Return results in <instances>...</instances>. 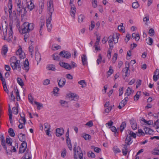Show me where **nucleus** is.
Returning a JSON list of instances; mask_svg holds the SVG:
<instances>
[{
    "label": "nucleus",
    "mask_w": 159,
    "mask_h": 159,
    "mask_svg": "<svg viewBox=\"0 0 159 159\" xmlns=\"http://www.w3.org/2000/svg\"><path fill=\"white\" fill-rule=\"evenodd\" d=\"M34 28V24L32 23H29L25 22L21 26V30L19 32L22 34L29 33L33 30Z\"/></svg>",
    "instance_id": "f257e3e1"
},
{
    "label": "nucleus",
    "mask_w": 159,
    "mask_h": 159,
    "mask_svg": "<svg viewBox=\"0 0 159 159\" xmlns=\"http://www.w3.org/2000/svg\"><path fill=\"white\" fill-rule=\"evenodd\" d=\"M1 144L3 148L6 150V153L7 154L11 155L12 152H15L16 150L15 147H13V149L11 150V149H7V146L5 141V138L3 135H0Z\"/></svg>",
    "instance_id": "f03ea898"
},
{
    "label": "nucleus",
    "mask_w": 159,
    "mask_h": 159,
    "mask_svg": "<svg viewBox=\"0 0 159 159\" xmlns=\"http://www.w3.org/2000/svg\"><path fill=\"white\" fill-rule=\"evenodd\" d=\"M75 153L74 151V159H77V157L78 156L80 159H83V155L80 147L78 146L77 148L75 149Z\"/></svg>",
    "instance_id": "7ed1b4c3"
},
{
    "label": "nucleus",
    "mask_w": 159,
    "mask_h": 159,
    "mask_svg": "<svg viewBox=\"0 0 159 159\" xmlns=\"http://www.w3.org/2000/svg\"><path fill=\"white\" fill-rule=\"evenodd\" d=\"M47 9L49 14V16L50 18H51L52 13L54 10L53 0H47Z\"/></svg>",
    "instance_id": "20e7f679"
},
{
    "label": "nucleus",
    "mask_w": 159,
    "mask_h": 159,
    "mask_svg": "<svg viewBox=\"0 0 159 159\" xmlns=\"http://www.w3.org/2000/svg\"><path fill=\"white\" fill-rule=\"evenodd\" d=\"M126 66L122 70V75H124V73H125V77L128 76L130 74V70L129 69V62H126Z\"/></svg>",
    "instance_id": "39448f33"
},
{
    "label": "nucleus",
    "mask_w": 159,
    "mask_h": 159,
    "mask_svg": "<svg viewBox=\"0 0 159 159\" xmlns=\"http://www.w3.org/2000/svg\"><path fill=\"white\" fill-rule=\"evenodd\" d=\"M59 55L60 56L66 59H69L71 57V53L69 52L63 50L60 52Z\"/></svg>",
    "instance_id": "423d86ee"
},
{
    "label": "nucleus",
    "mask_w": 159,
    "mask_h": 159,
    "mask_svg": "<svg viewBox=\"0 0 159 159\" xmlns=\"http://www.w3.org/2000/svg\"><path fill=\"white\" fill-rule=\"evenodd\" d=\"M13 70H18L20 72L21 70V66H20V60L16 62L13 64L11 66Z\"/></svg>",
    "instance_id": "0eeeda50"
},
{
    "label": "nucleus",
    "mask_w": 159,
    "mask_h": 159,
    "mask_svg": "<svg viewBox=\"0 0 159 159\" xmlns=\"http://www.w3.org/2000/svg\"><path fill=\"white\" fill-rule=\"evenodd\" d=\"M27 148V143L25 141H23L21 143L20 147L19 153H24L26 150Z\"/></svg>",
    "instance_id": "6e6552de"
},
{
    "label": "nucleus",
    "mask_w": 159,
    "mask_h": 159,
    "mask_svg": "<svg viewBox=\"0 0 159 159\" xmlns=\"http://www.w3.org/2000/svg\"><path fill=\"white\" fill-rule=\"evenodd\" d=\"M57 81L59 87H62L65 84L66 80L65 78L61 77L60 79L57 78Z\"/></svg>",
    "instance_id": "1a4fd4ad"
},
{
    "label": "nucleus",
    "mask_w": 159,
    "mask_h": 159,
    "mask_svg": "<svg viewBox=\"0 0 159 159\" xmlns=\"http://www.w3.org/2000/svg\"><path fill=\"white\" fill-rule=\"evenodd\" d=\"M16 54L19 56L20 58H24L25 57V53L22 51V48H19L16 52Z\"/></svg>",
    "instance_id": "9d476101"
},
{
    "label": "nucleus",
    "mask_w": 159,
    "mask_h": 159,
    "mask_svg": "<svg viewBox=\"0 0 159 159\" xmlns=\"http://www.w3.org/2000/svg\"><path fill=\"white\" fill-rule=\"evenodd\" d=\"M60 65L68 70H70L72 69V67L69 64L64 62H60L59 63Z\"/></svg>",
    "instance_id": "9b49d317"
},
{
    "label": "nucleus",
    "mask_w": 159,
    "mask_h": 159,
    "mask_svg": "<svg viewBox=\"0 0 159 159\" xmlns=\"http://www.w3.org/2000/svg\"><path fill=\"white\" fill-rule=\"evenodd\" d=\"M29 63L28 60L27 59H26L23 63L24 67L23 69H24L26 72L28 71L29 70Z\"/></svg>",
    "instance_id": "f8f14e48"
},
{
    "label": "nucleus",
    "mask_w": 159,
    "mask_h": 159,
    "mask_svg": "<svg viewBox=\"0 0 159 159\" xmlns=\"http://www.w3.org/2000/svg\"><path fill=\"white\" fill-rule=\"evenodd\" d=\"M64 133V130L63 128H57L56 130V134L57 136H61Z\"/></svg>",
    "instance_id": "ddd939ff"
},
{
    "label": "nucleus",
    "mask_w": 159,
    "mask_h": 159,
    "mask_svg": "<svg viewBox=\"0 0 159 159\" xmlns=\"http://www.w3.org/2000/svg\"><path fill=\"white\" fill-rule=\"evenodd\" d=\"M6 143L8 144L7 145L8 148H9V147L15 148V147L12 146V140L9 137L8 138H7L6 139Z\"/></svg>",
    "instance_id": "4468645a"
},
{
    "label": "nucleus",
    "mask_w": 159,
    "mask_h": 159,
    "mask_svg": "<svg viewBox=\"0 0 159 159\" xmlns=\"http://www.w3.org/2000/svg\"><path fill=\"white\" fill-rule=\"evenodd\" d=\"M130 123L131 125V127L133 130H135L137 128V125L135 120L133 119H132L130 120Z\"/></svg>",
    "instance_id": "2eb2a0df"
},
{
    "label": "nucleus",
    "mask_w": 159,
    "mask_h": 159,
    "mask_svg": "<svg viewBox=\"0 0 159 159\" xmlns=\"http://www.w3.org/2000/svg\"><path fill=\"white\" fill-rule=\"evenodd\" d=\"M132 143V141H131V138H130V136H129L127 135L125 140V145L129 146Z\"/></svg>",
    "instance_id": "dca6fc26"
},
{
    "label": "nucleus",
    "mask_w": 159,
    "mask_h": 159,
    "mask_svg": "<svg viewBox=\"0 0 159 159\" xmlns=\"http://www.w3.org/2000/svg\"><path fill=\"white\" fill-rule=\"evenodd\" d=\"M69 96L70 98H71L72 99H71V100H77L78 97L76 94L74 93H71L69 94Z\"/></svg>",
    "instance_id": "f3484780"
},
{
    "label": "nucleus",
    "mask_w": 159,
    "mask_h": 159,
    "mask_svg": "<svg viewBox=\"0 0 159 159\" xmlns=\"http://www.w3.org/2000/svg\"><path fill=\"white\" fill-rule=\"evenodd\" d=\"M27 7L30 11L34 8V5L31 0L27 2Z\"/></svg>",
    "instance_id": "a211bd4d"
},
{
    "label": "nucleus",
    "mask_w": 159,
    "mask_h": 159,
    "mask_svg": "<svg viewBox=\"0 0 159 159\" xmlns=\"http://www.w3.org/2000/svg\"><path fill=\"white\" fill-rule=\"evenodd\" d=\"M35 58L36 60L38 62L37 64H38L39 62L41 60V56L39 52H35Z\"/></svg>",
    "instance_id": "6ab92c4d"
},
{
    "label": "nucleus",
    "mask_w": 159,
    "mask_h": 159,
    "mask_svg": "<svg viewBox=\"0 0 159 159\" xmlns=\"http://www.w3.org/2000/svg\"><path fill=\"white\" fill-rule=\"evenodd\" d=\"M18 137L20 141L23 142V141H25V134L20 133L19 134Z\"/></svg>",
    "instance_id": "aec40b11"
},
{
    "label": "nucleus",
    "mask_w": 159,
    "mask_h": 159,
    "mask_svg": "<svg viewBox=\"0 0 159 159\" xmlns=\"http://www.w3.org/2000/svg\"><path fill=\"white\" fill-rule=\"evenodd\" d=\"M59 102L61 104V106L63 107L67 108L68 107V102L66 101L61 100Z\"/></svg>",
    "instance_id": "412c9836"
},
{
    "label": "nucleus",
    "mask_w": 159,
    "mask_h": 159,
    "mask_svg": "<svg viewBox=\"0 0 159 159\" xmlns=\"http://www.w3.org/2000/svg\"><path fill=\"white\" fill-rule=\"evenodd\" d=\"M19 61V60L17 59L16 57L15 56L12 57L11 58L10 60L11 66L12 64H13L15 63H16V62Z\"/></svg>",
    "instance_id": "4be33fe9"
},
{
    "label": "nucleus",
    "mask_w": 159,
    "mask_h": 159,
    "mask_svg": "<svg viewBox=\"0 0 159 159\" xmlns=\"http://www.w3.org/2000/svg\"><path fill=\"white\" fill-rule=\"evenodd\" d=\"M76 9L75 7L74 6L73 7H71L70 11V15L74 18H75V13L76 12Z\"/></svg>",
    "instance_id": "5701e85b"
},
{
    "label": "nucleus",
    "mask_w": 159,
    "mask_h": 159,
    "mask_svg": "<svg viewBox=\"0 0 159 159\" xmlns=\"http://www.w3.org/2000/svg\"><path fill=\"white\" fill-rule=\"evenodd\" d=\"M127 145L124 144L123 145V148L122 150L123 154L124 155H126L128 152V146Z\"/></svg>",
    "instance_id": "b1692460"
},
{
    "label": "nucleus",
    "mask_w": 159,
    "mask_h": 159,
    "mask_svg": "<svg viewBox=\"0 0 159 159\" xmlns=\"http://www.w3.org/2000/svg\"><path fill=\"white\" fill-rule=\"evenodd\" d=\"M83 65L87 64V57L85 55L83 54L81 57Z\"/></svg>",
    "instance_id": "393cba45"
},
{
    "label": "nucleus",
    "mask_w": 159,
    "mask_h": 159,
    "mask_svg": "<svg viewBox=\"0 0 159 159\" xmlns=\"http://www.w3.org/2000/svg\"><path fill=\"white\" fill-rule=\"evenodd\" d=\"M82 137L84 138L85 140H89L91 138V136L89 134L84 133L82 134Z\"/></svg>",
    "instance_id": "a878e982"
},
{
    "label": "nucleus",
    "mask_w": 159,
    "mask_h": 159,
    "mask_svg": "<svg viewBox=\"0 0 159 159\" xmlns=\"http://www.w3.org/2000/svg\"><path fill=\"white\" fill-rule=\"evenodd\" d=\"M127 103L124 100H122L120 103L118 107L119 109H121L122 107L125 106Z\"/></svg>",
    "instance_id": "bb28decb"
},
{
    "label": "nucleus",
    "mask_w": 159,
    "mask_h": 159,
    "mask_svg": "<svg viewBox=\"0 0 159 159\" xmlns=\"http://www.w3.org/2000/svg\"><path fill=\"white\" fill-rule=\"evenodd\" d=\"M10 6H8V12L9 13V17L10 19L11 18V14H12V4L11 3H10Z\"/></svg>",
    "instance_id": "cd10ccee"
},
{
    "label": "nucleus",
    "mask_w": 159,
    "mask_h": 159,
    "mask_svg": "<svg viewBox=\"0 0 159 159\" xmlns=\"http://www.w3.org/2000/svg\"><path fill=\"white\" fill-rule=\"evenodd\" d=\"M132 91V90L129 87H128L126 90L125 95L126 96H129L130 94Z\"/></svg>",
    "instance_id": "c85d7f7f"
},
{
    "label": "nucleus",
    "mask_w": 159,
    "mask_h": 159,
    "mask_svg": "<svg viewBox=\"0 0 159 159\" xmlns=\"http://www.w3.org/2000/svg\"><path fill=\"white\" fill-rule=\"evenodd\" d=\"M17 11H18V14L19 15H21L23 13L24 14H25L26 12L25 8H21L20 9H18Z\"/></svg>",
    "instance_id": "c756f323"
},
{
    "label": "nucleus",
    "mask_w": 159,
    "mask_h": 159,
    "mask_svg": "<svg viewBox=\"0 0 159 159\" xmlns=\"http://www.w3.org/2000/svg\"><path fill=\"white\" fill-rule=\"evenodd\" d=\"M126 126V124L125 122H123L120 127V129L121 132H122Z\"/></svg>",
    "instance_id": "7c9ffc66"
},
{
    "label": "nucleus",
    "mask_w": 159,
    "mask_h": 159,
    "mask_svg": "<svg viewBox=\"0 0 159 159\" xmlns=\"http://www.w3.org/2000/svg\"><path fill=\"white\" fill-rule=\"evenodd\" d=\"M78 83L80 85H81V87L83 88L85 87L87 85L86 82L84 80L80 81L78 82Z\"/></svg>",
    "instance_id": "2f4dec72"
},
{
    "label": "nucleus",
    "mask_w": 159,
    "mask_h": 159,
    "mask_svg": "<svg viewBox=\"0 0 159 159\" xmlns=\"http://www.w3.org/2000/svg\"><path fill=\"white\" fill-rule=\"evenodd\" d=\"M27 153L25 154V157H22L21 159H30L31 157L29 156L30 154L29 153V149H28L26 150Z\"/></svg>",
    "instance_id": "473e14b6"
},
{
    "label": "nucleus",
    "mask_w": 159,
    "mask_h": 159,
    "mask_svg": "<svg viewBox=\"0 0 159 159\" xmlns=\"http://www.w3.org/2000/svg\"><path fill=\"white\" fill-rule=\"evenodd\" d=\"M2 54L4 55H6V53L8 51L7 47H6L5 45L4 46L2 49Z\"/></svg>",
    "instance_id": "72a5a7b5"
},
{
    "label": "nucleus",
    "mask_w": 159,
    "mask_h": 159,
    "mask_svg": "<svg viewBox=\"0 0 159 159\" xmlns=\"http://www.w3.org/2000/svg\"><path fill=\"white\" fill-rule=\"evenodd\" d=\"M15 92H16V99L18 101H19L20 100V98L19 95V93L18 90L17 88L15 89Z\"/></svg>",
    "instance_id": "f704fd0d"
},
{
    "label": "nucleus",
    "mask_w": 159,
    "mask_h": 159,
    "mask_svg": "<svg viewBox=\"0 0 159 159\" xmlns=\"http://www.w3.org/2000/svg\"><path fill=\"white\" fill-rule=\"evenodd\" d=\"M2 84L3 85V89L4 91L6 92L7 93H8L9 91L7 89L6 84V83L5 81H4V82H2Z\"/></svg>",
    "instance_id": "c9c22d12"
},
{
    "label": "nucleus",
    "mask_w": 159,
    "mask_h": 159,
    "mask_svg": "<svg viewBox=\"0 0 159 159\" xmlns=\"http://www.w3.org/2000/svg\"><path fill=\"white\" fill-rule=\"evenodd\" d=\"M142 120L145 123L147 124L148 125H153V121L152 120H149L147 121L144 119H143Z\"/></svg>",
    "instance_id": "e433bc0d"
},
{
    "label": "nucleus",
    "mask_w": 159,
    "mask_h": 159,
    "mask_svg": "<svg viewBox=\"0 0 159 159\" xmlns=\"http://www.w3.org/2000/svg\"><path fill=\"white\" fill-rule=\"evenodd\" d=\"M17 82L18 84L21 86H23L24 85V83L21 79L20 78H18L17 79Z\"/></svg>",
    "instance_id": "4c0bfd02"
},
{
    "label": "nucleus",
    "mask_w": 159,
    "mask_h": 159,
    "mask_svg": "<svg viewBox=\"0 0 159 159\" xmlns=\"http://www.w3.org/2000/svg\"><path fill=\"white\" fill-rule=\"evenodd\" d=\"M8 133L9 134V135L11 137H14L15 135V133L14 132L13 129L11 128H9L8 129Z\"/></svg>",
    "instance_id": "58836bf2"
},
{
    "label": "nucleus",
    "mask_w": 159,
    "mask_h": 159,
    "mask_svg": "<svg viewBox=\"0 0 159 159\" xmlns=\"http://www.w3.org/2000/svg\"><path fill=\"white\" fill-rule=\"evenodd\" d=\"M123 23H121L120 25H119L118 26V29L120 31L124 32L125 30H124V27L123 26Z\"/></svg>",
    "instance_id": "ea45409f"
},
{
    "label": "nucleus",
    "mask_w": 159,
    "mask_h": 159,
    "mask_svg": "<svg viewBox=\"0 0 159 159\" xmlns=\"http://www.w3.org/2000/svg\"><path fill=\"white\" fill-rule=\"evenodd\" d=\"M20 117L21 118V119H20L23 122V124L25 125V124L26 123V120L25 119V114L24 113L23 114V115H21V114L20 115Z\"/></svg>",
    "instance_id": "a19ab883"
},
{
    "label": "nucleus",
    "mask_w": 159,
    "mask_h": 159,
    "mask_svg": "<svg viewBox=\"0 0 159 159\" xmlns=\"http://www.w3.org/2000/svg\"><path fill=\"white\" fill-rule=\"evenodd\" d=\"M132 6L133 8L136 9L139 7V5L138 2H136L133 3Z\"/></svg>",
    "instance_id": "79ce46f5"
},
{
    "label": "nucleus",
    "mask_w": 159,
    "mask_h": 159,
    "mask_svg": "<svg viewBox=\"0 0 159 159\" xmlns=\"http://www.w3.org/2000/svg\"><path fill=\"white\" fill-rule=\"evenodd\" d=\"M52 57L53 58V60H59V57L58 54L57 53H55L52 55Z\"/></svg>",
    "instance_id": "37998d69"
},
{
    "label": "nucleus",
    "mask_w": 159,
    "mask_h": 159,
    "mask_svg": "<svg viewBox=\"0 0 159 159\" xmlns=\"http://www.w3.org/2000/svg\"><path fill=\"white\" fill-rule=\"evenodd\" d=\"M29 50L30 52V55L33 57V55L34 47L32 45H30L29 46Z\"/></svg>",
    "instance_id": "c03bdc74"
},
{
    "label": "nucleus",
    "mask_w": 159,
    "mask_h": 159,
    "mask_svg": "<svg viewBox=\"0 0 159 159\" xmlns=\"http://www.w3.org/2000/svg\"><path fill=\"white\" fill-rule=\"evenodd\" d=\"M34 103L37 105L38 109L39 110L41 108L43 107V104L40 103L36 101H35Z\"/></svg>",
    "instance_id": "a18cd8bd"
},
{
    "label": "nucleus",
    "mask_w": 159,
    "mask_h": 159,
    "mask_svg": "<svg viewBox=\"0 0 159 159\" xmlns=\"http://www.w3.org/2000/svg\"><path fill=\"white\" fill-rule=\"evenodd\" d=\"M84 18V16L83 15H80L78 19V21L80 23H81L83 21V20Z\"/></svg>",
    "instance_id": "49530a36"
},
{
    "label": "nucleus",
    "mask_w": 159,
    "mask_h": 159,
    "mask_svg": "<svg viewBox=\"0 0 159 159\" xmlns=\"http://www.w3.org/2000/svg\"><path fill=\"white\" fill-rule=\"evenodd\" d=\"M48 70L54 71L55 70V67L54 65L51 64L48 66Z\"/></svg>",
    "instance_id": "de8ad7c7"
},
{
    "label": "nucleus",
    "mask_w": 159,
    "mask_h": 159,
    "mask_svg": "<svg viewBox=\"0 0 159 159\" xmlns=\"http://www.w3.org/2000/svg\"><path fill=\"white\" fill-rule=\"evenodd\" d=\"M102 57L100 54H99L97 60V62L98 65H99L100 63L102 61Z\"/></svg>",
    "instance_id": "09e8293b"
},
{
    "label": "nucleus",
    "mask_w": 159,
    "mask_h": 159,
    "mask_svg": "<svg viewBox=\"0 0 159 159\" xmlns=\"http://www.w3.org/2000/svg\"><path fill=\"white\" fill-rule=\"evenodd\" d=\"M88 155L89 157L92 158H94L95 157V155L92 152H89L88 153Z\"/></svg>",
    "instance_id": "8fccbe9b"
},
{
    "label": "nucleus",
    "mask_w": 159,
    "mask_h": 159,
    "mask_svg": "<svg viewBox=\"0 0 159 159\" xmlns=\"http://www.w3.org/2000/svg\"><path fill=\"white\" fill-rule=\"evenodd\" d=\"M18 2L17 3V10L18 9H20L21 8H23L21 4H20V0H17Z\"/></svg>",
    "instance_id": "3c124183"
},
{
    "label": "nucleus",
    "mask_w": 159,
    "mask_h": 159,
    "mask_svg": "<svg viewBox=\"0 0 159 159\" xmlns=\"http://www.w3.org/2000/svg\"><path fill=\"white\" fill-rule=\"evenodd\" d=\"M66 150L64 148L61 151V156L63 157H65L66 155Z\"/></svg>",
    "instance_id": "603ef678"
},
{
    "label": "nucleus",
    "mask_w": 159,
    "mask_h": 159,
    "mask_svg": "<svg viewBox=\"0 0 159 159\" xmlns=\"http://www.w3.org/2000/svg\"><path fill=\"white\" fill-rule=\"evenodd\" d=\"M145 16H146L143 18V21L147 22L149 21V16L148 14H146Z\"/></svg>",
    "instance_id": "864d4df0"
},
{
    "label": "nucleus",
    "mask_w": 159,
    "mask_h": 159,
    "mask_svg": "<svg viewBox=\"0 0 159 159\" xmlns=\"http://www.w3.org/2000/svg\"><path fill=\"white\" fill-rule=\"evenodd\" d=\"M7 26L6 25L5 26V29L3 30V35H4V38L3 39L4 40L5 39V38H6V36L7 35Z\"/></svg>",
    "instance_id": "5fc2aeb1"
},
{
    "label": "nucleus",
    "mask_w": 159,
    "mask_h": 159,
    "mask_svg": "<svg viewBox=\"0 0 159 159\" xmlns=\"http://www.w3.org/2000/svg\"><path fill=\"white\" fill-rule=\"evenodd\" d=\"M44 129L46 130V129L50 130V125L48 123H44Z\"/></svg>",
    "instance_id": "6e6d98bb"
},
{
    "label": "nucleus",
    "mask_w": 159,
    "mask_h": 159,
    "mask_svg": "<svg viewBox=\"0 0 159 159\" xmlns=\"http://www.w3.org/2000/svg\"><path fill=\"white\" fill-rule=\"evenodd\" d=\"M13 112L15 115H17L18 113V108L15 107H13L12 109Z\"/></svg>",
    "instance_id": "4d7b16f0"
},
{
    "label": "nucleus",
    "mask_w": 159,
    "mask_h": 159,
    "mask_svg": "<svg viewBox=\"0 0 159 159\" xmlns=\"http://www.w3.org/2000/svg\"><path fill=\"white\" fill-rule=\"evenodd\" d=\"M148 33L150 36H153L154 33V29L152 28L150 29L149 30Z\"/></svg>",
    "instance_id": "13d9d810"
},
{
    "label": "nucleus",
    "mask_w": 159,
    "mask_h": 159,
    "mask_svg": "<svg viewBox=\"0 0 159 159\" xmlns=\"http://www.w3.org/2000/svg\"><path fill=\"white\" fill-rule=\"evenodd\" d=\"M117 54L116 53H115L114 54V55H113V57L112 58V62H113V63H115L116 61V60L117 59Z\"/></svg>",
    "instance_id": "bf43d9fd"
},
{
    "label": "nucleus",
    "mask_w": 159,
    "mask_h": 159,
    "mask_svg": "<svg viewBox=\"0 0 159 159\" xmlns=\"http://www.w3.org/2000/svg\"><path fill=\"white\" fill-rule=\"evenodd\" d=\"M111 130L113 132L115 133L116 134V133H117L118 134V132H117V130L115 127L114 126H112L111 127Z\"/></svg>",
    "instance_id": "052dcab7"
},
{
    "label": "nucleus",
    "mask_w": 159,
    "mask_h": 159,
    "mask_svg": "<svg viewBox=\"0 0 159 159\" xmlns=\"http://www.w3.org/2000/svg\"><path fill=\"white\" fill-rule=\"evenodd\" d=\"M10 29L11 30V31H10L9 33V38L11 39L12 38V27H10Z\"/></svg>",
    "instance_id": "680f3d73"
},
{
    "label": "nucleus",
    "mask_w": 159,
    "mask_h": 159,
    "mask_svg": "<svg viewBox=\"0 0 159 159\" xmlns=\"http://www.w3.org/2000/svg\"><path fill=\"white\" fill-rule=\"evenodd\" d=\"M141 80H137L136 82V87L138 88L141 84Z\"/></svg>",
    "instance_id": "e2e57ef3"
},
{
    "label": "nucleus",
    "mask_w": 159,
    "mask_h": 159,
    "mask_svg": "<svg viewBox=\"0 0 159 159\" xmlns=\"http://www.w3.org/2000/svg\"><path fill=\"white\" fill-rule=\"evenodd\" d=\"M113 72V70L111 69V66H110L109 67V69L107 72L108 75H111Z\"/></svg>",
    "instance_id": "0e129e2a"
},
{
    "label": "nucleus",
    "mask_w": 159,
    "mask_h": 159,
    "mask_svg": "<svg viewBox=\"0 0 159 159\" xmlns=\"http://www.w3.org/2000/svg\"><path fill=\"white\" fill-rule=\"evenodd\" d=\"M93 6L94 8H96L97 7V2L96 0H93Z\"/></svg>",
    "instance_id": "69168bd1"
},
{
    "label": "nucleus",
    "mask_w": 159,
    "mask_h": 159,
    "mask_svg": "<svg viewBox=\"0 0 159 159\" xmlns=\"http://www.w3.org/2000/svg\"><path fill=\"white\" fill-rule=\"evenodd\" d=\"M47 27L48 32H50L51 31V30L52 27V25L51 24H47Z\"/></svg>",
    "instance_id": "338daca9"
},
{
    "label": "nucleus",
    "mask_w": 159,
    "mask_h": 159,
    "mask_svg": "<svg viewBox=\"0 0 159 159\" xmlns=\"http://www.w3.org/2000/svg\"><path fill=\"white\" fill-rule=\"evenodd\" d=\"M112 109V106H110L105 109V112L108 113Z\"/></svg>",
    "instance_id": "774afa93"
}]
</instances>
